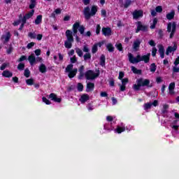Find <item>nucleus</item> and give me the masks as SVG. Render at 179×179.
<instances>
[{
  "mask_svg": "<svg viewBox=\"0 0 179 179\" xmlns=\"http://www.w3.org/2000/svg\"><path fill=\"white\" fill-rule=\"evenodd\" d=\"M150 83V80L148 79L138 78L136 80V84L133 85V89L136 92L141 90V87H149V85Z\"/></svg>",
  "mask_w": 179,
  "mask_h": 179,
  "instance_id": "f257e3e1",
  "label": "nucleus"
},
{
  "mask_svg": "<svg viewBox=\"0 0 179 179\" xmlns=\"http://www.w3.org/2000/svg\"><path fill=\"white\" fill-rule=\"evenodd\" d=\"M97 10L98 9L96 6H92L91 8V10L89 6L85 7L83 10V15L85 19L87 20H89V19L92 17V16H94V15L97 13Z\"/></svg>",
  "mask_w": 179,
  "mask_h": 179,
  "instance_id": "f03ea898",
  "label": "nucleus"
},
{
  "mask_svg": "<svg viewBox=\"0 0 179 179\" xmlns=\"http://www.w3.org/2000/svg\"><path fill=\"white\" fill-rule=\"evenodd\" d=\"M66 40L64 41V47L66 48H72V43H73V35L72 31L67 29L66 31Z\"/></svg>",
  "mask_w": 179,
  "mask_h": 179,
  "instance_id": "7ed1b4c3",
  "label": "nucleus"
},
{
  "mask_svg": "<svg viewBox=\"0 0 179 179\" xmlns=\"http://www.w3.org/2000/svg\"><path fill=\"white\" fill-rule=\"evenodd\" d=\"M100 76V70L94 72V71L89 70L85 73V76L87 80H94L96 78H99Z\"/></svg>",
  "mask_w": 179,
  "mask_h": 179,
  "instance_id": "20e7f679",
  "label": "nucleus"
},
{
  "mask_svg": "<svg viewBox=\"0 0 179 179\" xmlns=\"http://www.w3.org/2000/svg\"><path fill=\"white\" fill-rule=\"evenodd\" d=\"M65 72L68 73L69 78H75V76H76V73H78V69H73V64H71L66 67Z\"/></svg>",
  "mask_w": 179,
  "mask_h": 179,
  "instance_id": "39448f33",
  "label": "nucleus"
},
{
  "mask_svg": "<svg viewBox=\"0 0 179 179\" xmlns=\"http://www.w3.org/2000/svg\"><path fill=\"white\" fill-rule=\"evenodd\" d=\"M124 72L120 71L119 73V77L118 79H120V80H122V85L120 84L119 86L120 87V92H125V89H126V86H127V83H128L129 80L128 78H124L122 79V78H124Z\"/></svg>",
  "mask_w": 179,
  "mask_h": 179,
  "instance_id": "423d86ee",
  "label": "nucleus"
},
{
  "mask_svg": "<svg viewBox=\"0 0 179 179\" xmlns=\"http://www.w3.org/2000/svg\"><path fill=\"white\" fill-rule=\"evenodd\" d=\"M177 29V24L176 22H169L167 25V31L170 34V38H173L174 37V34L176 33V30Z\"/></svg>",
  "mask_w": 179,
  "mask_h": 179,
  "instance_id": "0eeeda50",
  "label": "nucleus"
},
{
  "mask_svg": "<svg viewBox=\"0 0 179 179\" xmlns=\"http://www.w3.org/2000/svg\"><path fill=\"white\" fill-rule=\"evenodd\" d=\"M137 58L138 59V62H143L145 64H149L150 61V53H148L147 55H138Z\"/></svg>",
  "mask_w": 179,
  "mask_h": 179,
  "instance_id": "6e6552de",
  "label": "nucleus"
},
{
  "mask_svg": "<svg viewBox=\"0 0 179 179\" xmlns=\"http://www.w3.org/2000/svg\"><path fill=\"white\" fill-rule=\"evenodd\" d=\"M158 104H159V102L157 101V100H155L153 103L150 102V103H145L143 105L144 110L145 111H148V110H150V108H152V106H154V107H157Z\"/></svg>",
  "mask_w": 179,
  "mask_h": 179,
  "instance_id": "1a4fd4ad",
  "label": "nucleus"
},
{
  "mask_svg": "<svg viewBox=\"0 0 179 179\" xmlns=\"http://www.w3.org/2000/svg\"><path fill=\"white\" fill-rule=\"evenodd\" d=\"M128 58L130 64H138L139 59L138 58V56L136 57H134V55L132 53H128Z\"/></svg>",
  "mask_w": 179,
  "mask_h": 179,
  "instance_id": "9d476101",
  "label": "nucleus"
},
{
  "mask_svg": "<svg viewBox=\"0 0 179 179\" xmlns=\"http://www.w3.org/2000/svg\"><path fill=\"white\" fill-rule=\"evenodd\" d=\"M141 43H142V40L137 38L133 43V50L134 51H139V47H141Z\"/></svg>",
  "mask_w": 179,
  "mask_h": 179,
  "instance_id": "9b49d317",
  "label": "nucleus"
},
{
  "mask_svg": "<svg viewBox=\"0 0 179 179\" xmlns=\"http://www.w3.org/2000/svg\"><path fill=\"white\" fill-rule=\"evenodd\" d=\"M33 15H34V10H31L29 13H27L25 15H22V22L26 23L27 20L30 19Z\"/></svg>",
  "mask_w": 179,
  "mask_h": 179,
  "instance_id": "f8f14e48",
  "label": "nucleus"
},
{
  "mask_svg": "<svg viewBox=\"0 0 179 179\" xmlns=\"http://www.w3.org/2000/svg\"><path fill=\"white\" fill-rule=\"evenodd\" d=\"M134 19H139L143 16V11L142 10H136L132 13Z\"/></svg>",
  "mask_w": 179,
  "mask_h": 179,
  "instance_id": "ddd939ff",
  "label": "nucleus"
},
{
  "mask_svg": "<svg viewBox=\"0 0 179 179\" xmlns=\"http://www.w3.org/2000/svg\"><path fill=\"white\" fill-rule=\"evenodd\" d=\"M146 27L142 24V22H138L137 29H136V33H139V31H146Z\"/></svg>",
  "mask_w": 179,
  "mask_h": 179,
  "instance_id": "4468645a",
  "label": "nucleus"
},
{
  "mask_svg": "<svg viewBox=\"0 0 179 179\" xmlns=\"http://www.w3.org/2000/svg\"><path fill=\"white\" fill-rule=\"evenodd\" d=\"M102 33L103 36H106V37H110V36H111V28L103 27Z\"/></svg>",
  "mask_w": 179,
  "mask_h": 179,
  "instance_id": "2eb2a0df",
  "label": "nucleus"
},
{
  "mask_svg": "<svg viewBox=\"0 0 179 179\" xmlns=\"http://www.w3.org/2000/svg\"><path fill=\"white\" fill-rule=\"evenodd\" d=\"M49 99H50V100H52V101H55V103H61V98H58L57 97V94H54V93H51L49 95Z\"/></svg>",
  "mask_w": 179,
  "mask_h": 179,
  "instance_id": "dca6fc26",
  "label": "nucleus"
},
{
  "mask_svg": "<svg viewBox=\"0 0 179 179\" xmlns=\"http://www.w3.org/2000/svg\"><path fill=\"white\" fill-rule=\"evenodd\" d=\"M10 32L8 31L6 33L5 35H2L1 36V40L3 41V43H8L9 41V40H10Z\"/></svg>",
  "mask_w": 179,
  "mask_h": 179,
  "instance_id": "f3484780",
  "label": "nucleus"
},
{
  "mask_svg": "<svg viewBox=\"0 0 179 179\" xmlns=\"http://www.w3.org/2000/svg\"><path fill=\"white\" fill-rule=\"evenodd\" d=\"M174 89H176V83H171L169 86V94L174 95Z\"/></svg>",
  "mask_w": 179,
  "mask_h": 179,
  "instance_id": "a211bd4d",
  "label": "nucleus"
},
{
  "mask_svg": "<svg viewBox=\"0 0 179 179\" xmlns=\"http://www.w3.org/2000/svg\"><path fill=\"white\" fill-rule=\"evenodd\" d=\"M90 99V96L87 94H84L81 95L79 100H80V103H82L83 104V103H86V101H87V100H89Z\"/></svg>",
  "mask_w": 179,
  "mask_h": 179,
  "instance_id": "6ab92c4d",
  "label": "nucleus"
},
{
  "mask_svg": "<svg viewBox=\"0 0 179 179\" xmlns=\"http://www.w3.org/2000/svg\"><path fill=\"white\" fill-rule=\"evenodd\" d=\"M94 90V83H88L87 84L86 92L89 93L90 92H93Z\"/></svg>",
  "mask_w": 179,
  "mask_h": 179,
  "instance_id": "aec40b11",
  "label": "nucleus"
},
{
  "mask_svg": "<svg viewBox=\"0 0 179 179\" xmlns=\"http://www.w3.org/2000/svg\"><path fill=\"white\" fill-rule=\"evenodd\" d=\"M176 50H177V45H174L173 46H169L166 49V55H169V54H170L171 52H174V51H176Z\"/></svg>",
  "mask_w": 179,
  "mask_h": 179,
  "instance_id": "412c9836",
  "label": "nucleus"
},
{
  "mask_svg": "<svg viewBox=\"0 0 179 179\" xmlns=\"http://www.w3.org/2000/svg\"><path fill=\"white\" fill-rule=\"evenodd\" d=\"M28 61L30 64V65L33 66L34 64H36V56H34V54H31L28 57Z\"/></svg>",
  "mask_w": 179,
  "mask_h": 179,
  "instance_id": "4be33fe9",
  "label": "nucleus"
},
{
  "mask_svg": "<svg viewBox=\"0 0 179 179\" xmlns=\"http://www.w3.org/2000/svg\"><path fill=\"white\" fill-rule=\"evenodd\" d=\"M157 47L159 48V52L161 58H164V47L163 45H158Z\"/></svg>",
  "mask_w": 179,
  "mask_h": 179,
  "instance_id": "5701e85b",
  "label": "nucleus"
},
{
  "mask_svg": "<svg viewBox=\"0 0 179 179\" xmlns=\"http://www.w3.org/2000/svg\"><path fill=\"white\" fill-rule=\"evenodd\" d=\"M78 72L80 73L79 79H82L85 76V66H80V67L78 69Z\"/></svg>",
  "mask_w": 179,
  "mask_h": 179,
  "instance_id": "b1692460",
  "label": "nucleus"
},
{
  "mask_svg": "<svg viewBox=\"0 0 179 179\" xmlns=\"http://www.w3.org/2000/svg\"><path fill=\"white\" fill-rule=\"evenodd\" d=\"M2 76L4 78H12V76H13V73L8 70H6L3 71Z\"/></svg>",
  "mask_w": 179,
  "mask_h": 179,
  "instance_id": "393cba45",
  "label": "nucleus"
},
{
  "mask_svg": "<svg viewBox=\"0 0 179 179\" xmlns=\"http://www.w3.org/2000/svg\"><path fill=\"white\" fill-rule=\"evenodd\" d=\"M78 29H79V22H76L73 25V36H76V33H78Z\"/></svg>",
  "mask_w": 179,
  "mask_h": 179,
  "instance_id": "a878e982",
  "label": "nucleus"
},
{
  "mask_svg": "<svg viewBox=\"0 0 179 179\" xmlns=\"http://www.w3.org/2000/svg\"><path fill=\"white\" fill-rule=\"evenodd\" d=\"M178 122V120H173L172 123L171 124V127L172 129H174L175 131H177L178 129L179 126L177 125V123Z\"/></svg>",
  "mask_w": 179,
  "mask_h": 179,
  "instance_id": "bb28decb",
  "label": "nucleus"
},
{
  "mask_svg": "<svg viewBox=\"0 0 179 179\" xmlns=\"http://www.w3.org/2000/svg\"><path fill=\"white\" fill-rule=\"evenodd\" d=\"M99 47H101V43H96L94 44L93 46H92V54H96V52H97V50L99 48Z\"/></svg>",
  "mask_w": 179,
  "mask_h": 179,
  "instance_id": "cd10ccee",
  "label": "nucleus"
},
{
  "mask_svg": "<svg viewBox=\"0 0 179 179\" xmlns=\"http://www.w3.org/2000/svg\"><path fill=\"white\" fill-rule=\"evenodd\" d=\"M39 72L41 73H45L47 72V67L45 66V64H41L39 66Z\"/></svg>",
  "mask_w": 179,
  "mask_h": 179,
  "instance_id": "c85d7f7f",
  "label": "nucleus"
},
{
  "mask_svg": "<svg viewBox=\"0 0 179 179\" xmlns=\"http://www.w3.org/2000/svg\"><path fill=\"white\" fill-rule=\"evenodd\" d=\"M61 12L62 10L61 8H57L55 11L51 14V17L55 18L56 15H61Z\"/></svg>",
  "mask_w": 179,
  "mask_h": 179,
  "instance_id": "c756f323",
  "label": "nucleus"
},
{
  "mask_svg": "<svg viewBox=\"0 0 179 179\" xmlns=\"http://www.w3.org/2000/svg\"><path fill=\"white\" fill-rule=\"evenodd\" d=\"M22 17H23V14H20L19 15V20L13 22V26H19V24H20V23H22Z\"/></svg>",
  "mask_w": 179,
  "mask_h": 179,
  "instance_id": "7c9ffc66",
  "label": "nucleus"
},
{
  "mask_svg": "<svg viewBox=\"0 0 179 179\" xmlns=\"http://www.w3.org/2000/svg\"><path fill=\"white\" fill-rule=\"evenodd\" d=\"M175 15L176 13L174 11H171V13L166 15V19H168V20H172V19H174Z\"/></svg>",
  "mask_w": 179,
  "mask_h": 179,
  "instance_id": "2f4dec72",
  "label": "nucleus"
},
{
  "mask_svg": "<svg viewBox=\"0 0 179 179\" xmlns=\"http://www.w3.org/2000/svg\"><path fill=\"white\" fill-rule=\"evenodd\" d=\"M100 65L104 66L106 65V56L101 55L100 57Z\"/></svg>",
  "mask_w": 179,
  "mask_h": 179,
  "instance_id": "473e14b6",
  "label": "nucleus"
},
{
  "mask_svg": "<svg viewBox=\"0 0 179 179\" xmlns=\"http://www.w3.org/2000/svg\"><path fill=\"white\" fill-rule=\"evenodd\" d=\"M43 22V15H38L35 20V24H40Z\"/></svg>",
  "mask_w": 179,
  "mask_h": 179,
  "instance_id": "72a5a7b5",
  "label": "nucleus"
},
{
  "mask_svg": "<svg viewBox=\"0 0 179 179\" xmlns=\"http://www.w3.org/2000/svg\"><path fill=\"white\" fill-rule=\"evenodd\" d=\"M106 48L109 52H114V46L111 43H108L106 45Z\"/></svg>",
  "mask_w": 179,
  "mask_h": 179,
  "instance_id": "f704fd0d",
  "label": "nucleus"
},
{
  "mask_svg": "<svg viewBox=\"0 0 179 179\" xmlns=\"http://www.w3.org/2000/svg\"><path fill=\"white\" fill-rule=\"evenodd\" d=\"M124 131H125V127H121L117 126V128L115 129V132H117V134H121V132H124Z\"/></svg>",
  "mask_w": 179,
  "mask_h": 179,
  "instance_id": "c9c22d12",
  "label": "nucleus"
},
{
  "mask_svg": "<svg viewBox=\"0 0 179 179\" xmlns=\"http://www.w3.org/2000/svg\"><path fill=\"white\" fill-rule=\"evenodd\" d=\"M26 83L28 86H33L34 85V80L33 78H29L26 80Z\"/></svg>",
  "mask_w": 179,
  "mask_h": 179,
  "instance_id": "e433bc0d",
  "label": "nucleus"
},
{
  "mask_svg": "<svg viewBox=\"0 0 179 179\" xmlns=\"http://www.w3.org/2000/svg\"><path fill=\"white\" fill-rule=\"evenodd\" d=\"M28 37H29V38H31V39L36 38L37 34H36V32H29L28 33Z\"/></svg>",
  "mask_w": 179,
  "mask_h": 179,
  "instance_id": "4c0bfd02",
  "label": "nucleus"
},
{
  "mask_svg": "<svg viewBox=\"0 0 179 179\" xmlns=\"http://www.w3.org/2000/svg\"><path fill=\"white\" fill-rule=\"evenodd\" d=\"M156 68H157L156 64L155 63L151 64V65L150 66V72H153V73L156 72Z\"/></svg>",
  "mask_w": 179,
  "mask_h": 179,
  "instance_id": "58836bf2",
  "label": "nucleus"
},
{
  "mask_svg": "<svg viewBox=\"0 0 179 179\" xmlns=\"http://www.w3.org/2000/svg\"><path fill=\"white\" fill-rule=\"evenodd\" d=\"M156 24H157V18H154L152 23L150 25V29H155Z\"/></svg>",
  "mask_w": 179,
  "mask_h": 179,
  "instance_id": "ea45409f",
  "label": "nucleus"
},
{
  "mask_svg": "<svg viewBox=\"0 0 179 179\" xmlns=\"http://www.w3.org/2000/svg\"><path fill=\"white\" fill-rule=\"evenodd\" d=\"M76 52L78 54V57H83V52L79 48H76Z\"/></svg>",
  "mask_w": 179,
  "mask_h": 179,
  "instance_id": "a19ab883",
  "label": "nucleus"
},
{
  "mask_svg": "<svg viewBox=\"0 0 179 179\" xmlns=\"http://www.w3.org/2000/svg\"><path fill=\"white\" fill-rule=\"evenodd\" d=\"M78 31L80 33V34H84V33H85V27L83 25L80 26V23H79V27H78Z\"/></svg>",
  "mask_w": 179,
  "mask_h": 179,
  "instance_id": "79ce46f5",
  "label": "nucleus"
},
{
  "mask_svg": "<svg viewBox=\"0 0 179 179\" xmlns=\"http://www.w3.org/2000/svg\"><path fill=\"white\" fill-rule=\"evenodd\" d=\"M131 71L134 73H141L142 72V71L138 70V69L134 66H131Z\"/></svg>",
  "mask_w": 179,
  "mask_h": 179,
  "instance_id": "37998d69",
  "label": "nucleus"
},
{
  "mask_svg": "<svg viewBox=\"0 0 179 179\" xmlns=\"http://www.w3.org/2000/svg\"><path fill=\"white\" fill-rule=\"evenodd\" d=\"M77 89L78 92H83V85L79 83L77 85Z\"/></svg>",
  "mask_w": 179,
  "mask_h": 179,
  "instance_id": "c03bdc74",
  "label": "nucleus"
},
{
  "mask_svg": "<svg viewBox=\"0 0 179 179\" xmlns=\"http://www.w3.org/2000/svg\"><path fill=\"white\" fill-rule=\"evenodd\" d=\"M90 58H92V55H90V53L84 55V61H87V59H90Z\"/></svg>",
  "mask_w": 179,
  "mask_h": 179,
  "instance_id": "a18cd8bd",
  "label": "nucleus"
},
{
  "mask_svg": "<svg viewBox=\"0 0 179 179\" xmlns=\"http://www.w3.org/2000/svg\"><path fill=\"white\" fill-rule=\"evenodd\" d=\"M24 75L25 78H30V71L29 69H25Z\"/></svg>",
  "mask_w": 179,
  "mask_h": 179,
  "instance_id": "49530a36",
  "label": "nucleus"
},
{
  "mask_svg": "<svg viewBox=\"0 0 179 179\" xmlns=\"http://www.w3.org/2000/svg\"><path fill=\"white\" fill-rule=\"evenodd\" d=\"M42 101L43 103H45V104L50 105L51 104V101H50V100L47 99V98H45V96H43L42 98Z\"/></svg>",
  "mask_w": 179,
  "mask_h": 179,
  "instance_id": "de8ad7c7",
  "label": "nucleus"
},
{
  "mask_svg": "<svg viewBox=\"0 0 179 179\" xmlns=\"http://www.w3.org/2000/svg\"><path fill=\"white\" fill-rule=\"evenodd\" d=\"M70 61L71 62V64H75L78 62V59H76V56L74 55L72 57L70 58Z\"/></svg>",
  "mask_w": 179,
  "mask_h": 179,
  "instance_id": "09e8293b",
  "label": "nucleus"
},
{
  "mask_svg": "<svg viewBox=\"0 0 179 179\" xmlns=\"http://www.w3.org/2000/svg\"><path fill=\"white\" fill-rule=\"evenodd\" d=\"M17 69L19 71H23V69H24V64L20 63V64H18Z\"/></svg>",
  "mask_w": 179,
  "mask_h": 179,
  "instance_id": "8fccbe9b",
  "label": "nucleus"
},
{
  "mask_svg": "<svg viewBox=\"0 0 179 179\" xmlns=\"http://www.w3.org/2000/svg\"><path fill=\"white\" fill-rule=\"evenodd\" d=\"M155 10L158 13H162V12H163V8H162V6H158L155 8Z\"/></svg>",
  "mask_w": 179,
  "mask_h": 179,
  "instance_id": "3c124183",
  "label": "nucleus"
},
{
  "mask_svg": "<svg viewBox=\"0 0 179 179\" xmlns=\"http://www.w3.org/2000/svg\"><path fill=\"white\" fill-rule=\"evenodd\" d=\"M131 3H132V1H131V0L126 1L124 3V8H128V6H129V5H131Z\"/></svg>",
  "mask_w": 179,
  "mask_h": 179,
  "instance_id": "603ef678",
  "label": "nucleus"
},
{
  "mask_svg": "<svg viewBox=\"0 0 179 179\" xmlns=\"http://www.w3.org/2000/svg\"><path fill=\"white\" fill-rule=\"evenodd\" d=\"M116 48L118 50V51H122V44L121 43H117L115 45Z\"/></svg>",
  "mask_w": 179,
  "mask_h": 179,
  "instance_id": "864d4df0",
  "label": "nucleus"
},
{
  "mask_svg": "<svg viewBox=\"0 0 179 179\" xmlns=\"http://www.w3.org/2000/svg\"><path fill=\"white\" fill-rule=\"evenodd\" d=\"M83 51L84 52L89 53V52L90 51V49H89V47H87V45H84L83 48Z\"/></svg>",
  "mask_w": 179,
  "mask_h": 179,
  "instance_id": "5fc2aeb1",
  "label": "nucleus"
},
{
  "mask_svg": "<svg viewBox=\"0 0 179 179\" xmlns=\"http://www.w3.org/2000/svg\"><path fill=\"white\" fill-rule=\"evenodd\" d=\"M100 30H101V27H100V24H97L96 29V34H100Z\"/></svg>",
  "mask_w": 179,
  "mask_h": 179,
  "instance_id": "6e6d98bb",
  "label": "nucleus"
},
{
  "mask_svg": "<svg viewBox=\"0 0 179 179\" xmlns=\"http://www.w3.org/2000/svg\"><path fill=\"white\" fill-rule=\"evenodd\" d=\"M101 16H103V17H106V16H107V11H106L105 9H102L101 10Z\"/></svg>",
  "mask_w": 179,
  "mask_h": 179,
  "instance_id": "4d7b16f0",
  "label": "nucleus"
},
{
  "mask_svg": "<svg viewBox=\"0 0 179 179\" xmlns=\"http://www.w3.org/2000/svg\"><path fill=\"white\" fill-rule=\"evenodd\" d=\"M157 52V49L156 48H152V57H156Z\"/></svg>",
  "mask_w": 179,
  "mask_h": 179,
  "instance_id": "13d9d810",
  "label": "nucleus"
},
{
  "mask_svg": "<svg viewBox=\"0 0 179 179\" xmlns=\"http://www.w3.org/2000/svg\"><path fill=\"white\" fill-rule=\"evenodd\" d=\"M34 42H31L29 43H28V45H27V48L28 50H30V48H31L32 47H34Z\"/></svg>",
  "mask_w": 179,
  "mask_h": 179,
  "instance_id": "bf43d9fd",
  "label": "nucleus"
},
{
  "mask_svg": "<svg viewBox=\"0 0 179 179\" xmlns=\"http://www.w3.org/2000/svg\"><path fill=\"white\" fill-rule=\"evenodd\" d=\"M100 96L101 97H108V94L106 92H101Z\"/></svg>",
  "mask_w": 179,
  "mask_h": 179,
  "instance_id": "052dcab7",
  "label": "nucleus"
},
{
  "mask_svg": "<svg viewBox=\"0 0 179 179\" xmlns=\"http://www.w3.org/2000/svg\"><path fill=\"white\" fill-rule=\"evenodd\" d=\"M35 55L38 57V55H41V50L40 49H36L35 51Z\"/></svg>",
  "mask_w": 179,
  "mask_h": 179,
  "instance_id": "680f3d73",
  "label": "nucleus"
},
{
  "mask_svg": "<svg viewBox=\"0 0 179 179\" xmlns=\"http://www.w3.org/2000/svg\"><path fill=\"white\" fill-rule=\"evenodd\" d=\"M173 71L175 73H177L179 72V67H178L177 66H175L173 67Z\"/></svg>",
  "mask_w": 179,
  "mask_h": 179,
  "instance_id": "e2e57ef3",
  "label": "nucleus"
},
{
  "mask_svg": "<svg viewBox=\"0 0 179 179\" xmlns=\"http://www.w3.org/2000/svg\"><path fill=\"white\" fill-rule=\"evenodd\" d=\"M6 66H8V64L6 63L3 64L0 67L1 71H4Z\"/></svg>",
  "mask_w": 179,
  "mask_h": 179,
  "instance_id": "0e129e2a",
  "label": "nucleus"
},
{
  "mask_svg": "<svg viewBox=\"0 0 179 179\" xmlns=\"http://www.w3.org/2000/svg\"><path fill=\"white\" fill-rule=\"evenodd\" d=\"M25 59H27V57L25 55H22L20 58L19 62H22V61H25Z\"/></svg>",
  "mask_w": 179,
  "mask_h": 179,
  "instance_id": "69168bd1",
  "label": "nucleus"
},
{
  "mask_svg": "<svg viewBox=\"0 0 179 179\" xmlns=\"http://www.w3.org/2000/svg\"><path fill=\"white\" fill-rule=\"evenodd\" d=\"M41 38H43V34H38V35H36V40L40 41H41Z\"/></svg>",
  "mask_w": 179,
  "mask_h": 179,
  "instance_id": "338daca9",
  "label": "nucleus"
},
{
  "mask_svg": "<svg viewBox=\"0 0 179 179\" xmlns=\"http://www.w3.org/2000/svg\"><path fill=\"white\" fill-rule=\"evenodd\" d=\"M36 62H43V57H38L36 58Z\"/></svg>",
  "mask_w": 179,
  "mask_h": 179,
  "instance_id": "774afa93",
  "label": "nucleus"
}]
</instances>
